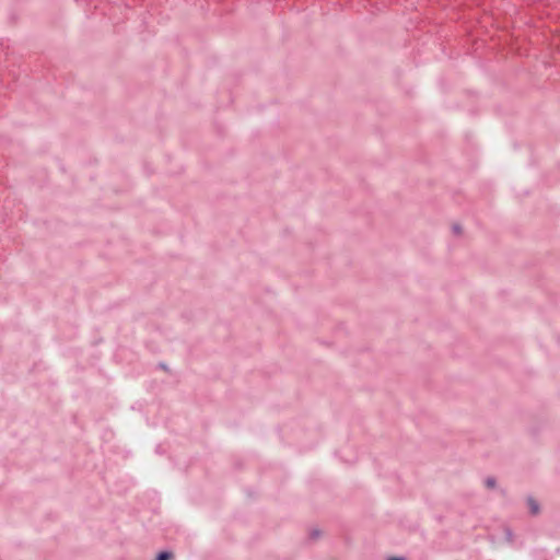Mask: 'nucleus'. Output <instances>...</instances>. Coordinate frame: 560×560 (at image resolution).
<instances>
[{"label":"nucleus","instance_id":"f257e3e1","mask_svg":"<svg viewBox=\"0 0 560 560\" xmlns=\"http://www.w3.org/2000/svg\"><path fill=\"white\" fill-rule=\"evenodd\" d=\"M527 504H528L529 511L533 515H536L539 513V509H540L539 504L534 498L528 497Z\"/></svg>","mask_w":560,"mask_h":560},{"label":"nucleus","instance_id":"0eeeda50","mask_svg":"<svg viewBox=\"0 0 560 560\" xmlns=\"http://www.w3.org/2000/svg\"><path fill=\"white\" fill-rule=\"evenodd\" d=\"M161 369H166L165 364L160 363Z\"/></svg>","mask_w":560,"mask_h":560},{"label":"nucleus","instance_id":"7ed1b4c3","mask_svg":"<svg viewBox=\"0 0 560 560\" xmlns=\"http://www.w3.org/2000/svg\"><path fill=\"white\" fill-rule=\"evenodd\" d=\"M495 483H497V481H495V479H494L493 477H487V478L485 479V485H486V487H488V488H494V487H495Z\"/></svg>","mask_w":560,"mask_h":560},{"label":"nucleus","instance_id":"423d86ee","mask_svg":"<svg viewBox=\"0 0 560 560\" xmlns=\"http://www.w3.org/2000/svg\"><path fill=\"white\" fill-rule=\"evenodd\" d=\"M388 560H405L404 557H392Z\"/></svg>","mask_w":560,"mask_h":560},{"label":"nucleus","instance_id":"20e7f679","mask_svg":"<svg viewBox=\"0 0 560 560\" xmlns=\"http://www.w3.org/2000/svg\"><path fill=\"white\" fill-rule=\"evenodd\" d=\"M452 230H453L454 234L458 235L462 232V226L459 224L455 223V224H453Z\"/></svg>","mask_w":560,"mask_h":560},{"label":"nucleus","instance_id":"39448f33","mask_svg":"<svg viewBox=\"0 0 560 560\" xmlns=\"http://www.w3.org/2000/svg\"><path fill=\"white\" fill-rule=\"evenodd\" d=\"M311 536H312V538L318 537L319 536V530L318 529L312 530Z\"/></svg>","mask_w":560,"mask_h":560},{"label":"nucleus","instance_id":"f03ea898","mask_svg":"<svg viewBox=\"0 0 560 560\" xmlns=\"http://www.w3.org/2000/svg\"><path fill=\"white\" fill-rule=\"evenodd\" d=\"M172 558H173V553L171 551L163 550L156 555L155 560H172Z\"/></svg>","mask_w":560,"mask_h":560}]
</instances>
